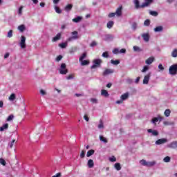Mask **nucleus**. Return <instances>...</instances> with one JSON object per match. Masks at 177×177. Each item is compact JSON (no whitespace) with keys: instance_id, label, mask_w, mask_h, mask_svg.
Here are the masks:
<instances>
[{"instance_id":"f257e3e1","label":"nucleus","mask_w":177,"mask_h":177,"mask_svg":"<svg viewBox=\"0 0 177 177\" xmlns=\"http://www.w3.org/2000/svg\"><path fill=\"white\" fill-rule=\"evenodd\" d=\"M145 3H142V5H140L139 0H134L136 9H144V8H147L153 3V0H145Z\"/></svg>"},{"instance_id":"f03ea898","label":"nucleus","mask_w":177,"mask_h":177,"mask_svg":"<svg viewBox=\"0 0 177 177\" xmlns=\"http://www.w3.org/2000/svg\"><path fill=\"white\" fill-rule=\"evenodd\" d=\"M59 74L62 75H66L68 73V69H67V65L65 63H62L59 69Z\"/></svg>"},{"instance_id":"7ed1b4c3","label":"nucleus","mask_w":177,"mask_h":177,"mask_svg":"<svg viewBox=\"0 0 177 177\" xmlns=\"http://www.w3.org/2000/svg\"><path fill=\"white\" fill-rule=\"evenodd\" d=\"M169 74H170V75H176V74H177V64H173L169 66Z\"/></svg>"},{"instance_id":"20e7f679","label":"nucleus","mask_w":177,"mask_h":177,"mask_svg":"<svg viewBox=\"0 0 177 177\" xmlns=\"http://www.w3.org/2000/svg\"><path fill=\"white\" fill-rule=\"evenodd\" d=\"M71 37H70L69 38H68L66 39L67 42H71L72 41H75V39H78L79 37H78V31H73L71 32Z\"/></svg>"},{"instance_id":"39448f33","label":"nucleus","mask_w":177,"mask_h":177,"mask_svg":"<svg viewBox=\"0 0 177 177\" xmlns=\"http://www.w3.org/2000/svg\"><path fill=\"white\" fill-rule=\"evenodd\" d=\"M102 59H95L93 61V64L91 66V68L93 69V68H96L97 67H100L101 64H102Z\"/></svg>"},{"instance_id":"423d86ee","label":"nucleus","mask_w":177,"mask_h":177,"mask_svg":"<svg viewBox=\"0 0 177 177\" xmlns=\"http://www.w3.org/2000/svg\"><path fill=\"white\" fill-rule=\"evenodd\" d=\"M128 97H129V93H124L120 97L121 100L116 101V104H121L124 103V100H127V99H128Z\"/></svg>"},{"instance_id":"0eeeda50","label":"nucleus","mask_w":177,"mask_h":177,"mask_svg":"<svg viewBox=\"0 0 177 177\" xmlns=\"http://www.w3.org/2000/svg\"><path fill=\"white\" fill-rule=\"evenodd\" d=\"M140 162L141 165H144L145 167H153V165H154L156 164L155 162H147L145 160H140Z\"/></svg>"},{"instance_id":"6e6552de","label":"nucleus","mask_w":177,"mask_h":177,"mask_svg":"<svg viewBox=\"0 0 177 177\" xmlns=\"http://www.w3.org/2000/svg\"><path fill=\"white\" fill-rule=\"evenodd\" d=\"M114 73V70L113 69H109V68H106L104 72L102 73V75L104 77H106V75H109L110 74Z\"/></svg>"},{"instance_id":"1a4fd4ad","label":"nucleus","mask_w":177,"mask_h":177,"mask_svg":"<svg viewBox=\"0 0 177 177\" xmlns=\"http://www.w3.org/2000/svg\"><path fill=\"white\" fill-rule=\"evenodd\" d=\"M167 142H168L167 138H160L156 141V145H164V143H167Z\"/></svg>"},{"instance_id":"9d476101","label":"nucleus","mask_w":177,"mask_h":177,"mask_svg":"<svg viewBox=\"0 0 177 177\" xmlns=\"http://www.w3.org/2000/svg\"><path fill=\"white\" fill-rule=\"evenodd\" d=\"M142 37L145 42H149V41H150V35H149V33L142 34Z\"/></svg>"},{"instance_id":"9b49d317","label":"nucleus","mask_w":177,"mask_h":177,"mask_svg":"<svg viewBox=\"0 0 177 177\" xmlns=\"http://www.w3.org/2000/svg\"><path fill=\"white\" fill-rule=\"evenodd\" d=\"M169 149H176L177 148V141H173L167 145Z\"/></svg>"},{"instance_id":"f8f14e48","label":"nucleus","mask_w":177,"mask_h":177,"mask_svg":"<svg viewBox=\"0 0 177 177\" xmlns=\"http://www.w3.org/2000/svg\"><path fill=\"white\" fill-rule=\"evenodd\" d=\"M118 17H120L122 15V7L120 6L119 8H117L116 12H115Z\"/></svg>"},{"instance_id":"ddd939ff","label":"nucleus","mask_w":177,"mask_h":177,"mask_svg":"<svg viewBox=\"0 0 177 177\" xmlns=\"http://www.w3.org/2000/svg\"><path fill=\"white\" fill-rule=\"evenodd\" d=\"M149 81H150V73L145 76L142 82L144 84H149Z\"/></svg>"},{"instance_id":"4468645a","label":"nucleus","mask_w":177,"mask_h":177,"mask_svg":"<svg viewBox=\"0 0 177 177\" xmlns=\"http://www.w3.org/2000/svg\"><path fill=\"white\" fill-rule=\"evenodd\" d=\"M147 132L149 133H152L153 136H158V131H157V130L149 129L147 130Z\"/></svg>"},{"instance_id":"2eb2a0df","label":"nucleus","mask_w":177,"mask_h":177,"mask_svg":"<svg viewBox=\"0 0 177 177\" xmlns=\"http://www.w3.org/2000/svg\"><path fill=\"white\" fill-rule=\"evenodd\" d=\"M62 38V33H58L55 37H54L52 39L53 42H57V41H59Z\"/></svg>"},{"instance_id":"dca6fc26","label":"nucleus","mask_w":177,"mask_h":177,"mask_svg":"<svg viewBox=\"0 0 177 177\" xmlns=\"http://www.w3.org/2000/svg\"><path fill=\"white\" fill-rule=\"evenodd\" d=\"M114 38L111 35H105L104 41H113Z\"/></svg>"},{"instance_id":"f3484780","label":"nucleus","mask_w":177,"mask_h":177,"mask_svg":"<svg viewBox=\"0 0 177 177\" xmlns=\"http://www.w3.org/2000/svg\"><path fill=\"white\" fill-rule=\"evenodd\" d=\"M87 165H88V168H93V165H95V163L93 162V160L89 159L88 160Z\"/></svg>"},{"instance_id":"a211bd4d","label":"nucleus","mask_w":177,"mask_h":177,"mask_svg":"<svg viewBox=\"0 0 177 177\" xmlns=\"http://www.w3.org/2000/svg\"><path fill=\"white\" fill-rule=\"evenodd\" d=\"M153 62H154V57H150L145 61V63H146V64H151V63H153Z\"/></svg>"},{"instance_id":"6ab92c4d","label":"nucleus","mask_w":177,"mask_h":177,"mask_svg":"<svg viewBox=\"0 0 177 177\" xmlns=\"http://www.w3.org/2000/svg\"><path fill=\"white\" fill-rule=\"evenodd\" d=\"M8 128H9V124L6 123L5 124L0 127V131L3 132V130L8 129Z\"/></svg>"},{"instance_id":"aec40b11","label":"nucleus","mask_w":177,"mask_h":177,"mask_svg":"<svg viewBox=\"0 0 177 177\" xmlns=\"http://www.w3.org/2000/svg\"><path fill=\"white\" fill-rule=\"evenodd\" d=\"M66 12H70V10H71V9H73V4H68L66 6V7L64 8Z\"/></svg>"},{"instance_id":"412c9836","label":"nucleus","mask_w":177,"mask_h":177,"mask_svg":"<svg viewBox=\"0 0 177 177\" xmlns=\"http://www.w3.org/2000/svg\"><path fill=\"white\" fill-rule=\"evenodd\" d=\"M163 28L162 26H157L153 29V31H155V32H160L161 31H162Z\"/></svg>"},{"instance_id":"4be33fe9","label":"nucleus","mask_w":177,"mask_h":177,"mask_svg":"<svg viewBox=\"0 0 177 177\" xmlns=\"http://www.w3.org/2000/svg\"><path fill=\"white\" fill-rule=\"evenodd\" d=\"M82 20V17H77L72 19L74 23H80Z\"/></svg>"},{"instance_id":"5701e85b","label":"nucleus","mask_w":177,"mask_h":177,"mask_svg":"<svg viewBox=\"0 0 177 177\" xmlns=\"http://www.w3.org/2000/svg\"><path fill=\"white\" fill-rule=\"evenodd\" d=\"M81 62V65L82 66H88V64H89L90 62L89 60L88 59H86V60H82V61H80Z\"/></svg>"},{"instance_id":"b1692460","label":"nucleus","mask_w":177,"mask_h":177,"mask_svg":"<svg viewBox=\"0 0 177 177\" xmlns=\"http://www.w3.org/2000/svg\"><path fill=\"white\" fill-rule=\"evenodd\" d=\"M101 95L105 97H108V96H109V92H107L106 90H102Z\"/></svg>"},{"instance_id":"393cba45","label":"nucleus","mask_w":177,"mask_h":177,"mask_svg":"<svg viewBox=\"0 0 177 177\" xmlns=\"http://www.w3.org/2000/svg\"><path fill=\"white\" fill-rule=\"evenodd\" d=\"M113 26H114V21H110L106 24L107 28H112Z\"/></svg>"},{"instance_id":"a878e982","label":"nucleus","mask_w":177,"mask_h":177,"mask_svg":"<svg viewBox=\"0 0 177 177\" xmlns=\"http://www.w3.org/2000/svg\"><path fill=\"white\" fill-rule=\"evenodd\" d=\"M93 154H95V150L91 149V150L87 151L86 156L87 157H91V156H93Z\"/></svg>"},{"instance_id":"bb28decb","label":"nucleus","mask_w":177,"mask_h":177,"mask_svg":"<svg viewBox=\"0 0 177 177\" xmlns=\"http://www.w3.org/2000/svg\"><path fill=\"white\" fill-rule=\"evenodd\" d=\"M67 45H68V44H67V41H66V42H64V43L59 44V48H62V49H64V48H67Z\"/></svg>"},{"instance_id":"cd10ccee","label":"nucleus","mask_w":177,"mask_h":177,"mask_svg":"<svg viewBox=\"0 0 177 177\" xmlns=\"http://www.w3.org/2000/svg\"><path fill=\"white\" fill-rule=\"evenodd\" d=\"M100 140L101 142H103L104 143H107L109 140H107V138H104L103 136H100Z\"/></svg>"},{"instance_id":"c85d7f7f","label":"nucleus","mask_w":177,"mask_h":177,"mask_svg":"<svg viewBox=\"0 0 177 177\" xmlns=\"http://www.w3.org/2000/svg\"><path fill=\"white\" fill-rule=\"evenodd\" d=\"M111 64H113L114 66H118V64H120V60H118V59H117V60L111 59Z\"/></svg>"},{"instance_id":"c756f323","label":"nucleus","mask_w":177,"mask_h":177,"mask_svg":"<svg viewBox=\"0 0 177 177\" xmlns=\"http://www.w3.org/2000/svg\"><path fill=\"white\" fill-rule=\"evenodd\" d=\"M114 167L117 171H121V165L120 163H115Z\"/></svg>"},{"instance_id":"7c9ffc66","label":"nucleus","mask_w":177,"mask_h":177,"mask_svg":"<svg viewBox=\"0 0 177 177\" xmlns=\"http://www.w3.org/2000/svg\"><path fill=\"white\" fill-rule=\"evenodd\" d=\"M164 114H165V117H169V115H171V110L166 109L164 112Z\"/></svg>"},{"instance_id":"2f4dec72","label":"nucleus","mask_w":177,"mask_h":177,"mask_svg":"<svg viewBox=\"0 0 177 177\" xmlns=\"http://www.w3.org/2000/svg\"><path fill=\"white\" fill-rule=\"evenodd\" d=\"M85 57H86V53H84L81 57L79 58V62H82V60H84V59H85Z\"/></svg>"},{"instance_id":"473e14b6","label":"nucleus","mask_w":177,"mask_h":177,"mask_svg":"<svg viewBox=\"0 0 177 177\" xmlns=\"http://www.w3.org/2000/svg\"><path fill=\"white\" fill-rule=\"evenodd\" d=\"M8 99L9 100L12 102L13 100H15V99H16V95L15 93L11 94Z\"/></svg>"},{"instance_id":"72a5a7b5","label":"nucleus","mask_w":177,"mask_h":177,"mask_svg":"<svg viewBox=\"0 0 177 177\" xmlns=\"http://www.w3.org/2000/svg\"><path fill=\"white\" fill-rule=\"evenodd\" d=\"M75 77V75L74 73L70 74L66 77V80H74V77Z\"/></svg>"},{"instance_id":"f704fd0d","label":"nucleus","mask_w":177,"mask_h":177,"mask_svg":"<svg viewBox=\"0 0 177 177\" xmlns=\"http://www.w3.org/2000/svg\"><path fill=\"white\" fill-rule=\"evenodd\" d=\"M149 14L151 15V16H154L155 17H156V16H158V12H157L156 11H149Z\"/></svg>"},{"instance_id":"c9c22d12","label":"nucleus","mask_w":177,"mask_h":177,"mask_svg":"<svg viewBox=\"0 0 177 177\" xmlns=\"http://www.w3.org/2000/svg\"><path fill=\"white\" fill-rule=\"evenodd\" d=\"M7 37H8V38H12V37H13V30H9V32H8Z\"/></svg>"},{"instance_id":"e433bc0d","label":"nucleus","mask_w":177,"mask_h":177,"mask_svg":"<svg viewBox=\"0 0 177 177\" xmlns=\"http://www.w3.org/2000/svg\"><path fill=\"white\" fill-rule=\"evenodd\" d=\"M172 57H177V49H174L171 53Z\"/></svg>"},{"instance_id":"4c0bfd02","label":"nucleus","mask_w":177,"mask_h":177,"mask_svg":"<svg viewBox=\"0 0 177 177\" xmlns=\"http://www.w3.org/2000/svg\"><path fill=\"white\" fill-rule=\"evenodd\" d=\"M98 128L100 129H102L104 128V126L103 125V120H100V124L98 125Z\"/></svg>"},{"instance_id":"58836bf2","label":"nucleus","mask_w":177,"mask_h":177,"mask_svg":"<svg viewBox=\"0 0 177 177\" xmlns=\"http://www.w3.org/2000/svg\"><path fill=\"white\" fill-rule=\"evenodd\" d=\"M0 164H1V165H3V167H5V165H6V161L1 158H0Z\"/></svg>"},{"instance_id":"ea45409f","label":"nucleus","mask_w":177,"mask_h":177,"mask_svg":"<svg viewBox=\"0 0 177 177\" xmlns=\"http://www.w3.org/2000/svg\"><path fill=\"white\" fill-rule=\"evenodd\" d=\"M163 161L165 162H169V161H171V158L169 156H166L165 157V158L163 159Z\"/></svg>"},{"instance_id":"a19ab883","label":"nucleus","mask_w":177,"mask_h":177,"mask_svg":"<svg viewBox=\"0 0 177 177\" xmlns=\"http://www.w3.org/2000/svg\"><path fill=\"white\" fill-rule=\"evenodd\" d=\"M152 123L154 124L155 125L156 124L157 122H158V118H153L151 120Z\"/></svg>"},{"instance_id":"79ce46f5","label":"nucleus","mask_w":177,"mask_h":177,"mask_svg":"<svg viewBox=\"0 0 177 177\" xmlns=\"http://www.w3.org/2000/svg\"><path fill=\"white\" fill-rule=\"evenodd\" d=\"M133 50L135 52H140V48H139V46H133Z\"/></svg>"},{"instance_id":"37998d69","label":"nucleus","mask_w":177,"mask_h":177,"mask_svg":"<svg viewBox=\"0 0 177 177\" xmlns=\"http://www.w3.org/2000/svg\"><path fill=\"white\" fill-rule=\"evenodd\" d=\"M55 9L56 13H59V14L62 13V10H60V8L59 7L55 6Z\"/></svg>"},{"instance_id":"c03bdc74","label":"nucleus","mask_w":177,"mask_h":177,"mask_svg":"<svg viewBox=\"0 0 177 177\" xmlns=\"http://www.w3.org/2000/svg\"><path fill=\"white\" fill-rule=\"evenodd\" d=\"M109 161H111V162H115V161H117V158L114 156H112L109 158Z\"/></svg>"},{"instance_id":"a18cd8bd","label":"nucleus","mask_w":177,"mask_h":177,"mask_svg":"<svg viewBox=\"0 0 177 177\" xmlns=\"http://www.w3.org/2000/svg\"><path fill=\"white\" fill-rule=\"evenodd\" d=\"M144 26H150V19H146L144 22Z\"/></svg>"},{"instance_id":"49530a36","label":"nucleus","mask_w":177,"mask_h":177,"mask_svg":"<svg viewBox=\"0 0 177 177\" xmlns=\"http://www.w3.org/2000/svg\"><path fill=\"white\" fill-rule=\"evenodd\" d=\"M62 59H63V56L62 55H58L56 57L55 60H56V62H60V60H62Z\"/></svg>"},{"instance_id":"de8ad7c7","label":"nucleus","mask_w":177,"mask_h":177,"mask_svg":"<svg viewBox=\"0 0 177 177\" xmlns=\"http://www.w3.org/2000/svg\"><path fill=\"white\" fill-rule=\"evenodd\" d=\"M13 118H15V116L13 115H10L7 118V121H12Z\"/></svg>"},{"instance_id":"09e8293b","label":"nucleus","mask_w":177,"mask_h":177,"mask_svg":"<svg viewBox=\"0 0 177 177\" xmlns=\"http://www.w3.org/2000/svg\"><path fill=\"white\" fill-rule=\"evenodd\" d=\"M85 157V151L82 150L80 153V158H84Z\"/></svg>"},{"instance_id":"8fccbe9b","label":"nucleus","mask_w":177,"mask_h":177,"mask_svg":"<svg viewBox=\"0 0 177 177\" xmlns=\"http://www.w3.org/2000/svg\"><path fill=\"white\" fill-rule=\"evenodd\" d=\"M102 57H109V52L106 51L104 53H102Z\"/></svg>"},{"instance_id":"3c124183","label":"nucleus","mask_w":177,"mask_h":177,"mask_svg":"<svg viewBox=\"0 0 177 177\" xmlns=\"http://www.w3.org/2000/svg\"><path fill=\"white\" fill-rule=\"evenodd\" d=\"M147 70H149V66H145L143 67V69L142 70V73H146V71H147Z\"/></svg>"},{"instance_id":"603ef678","label":"nucleus","mask_w":177,"mask_h":177,"mask_svg":"<svg viewBox=\"0 0 177 177\" xmlns=\"http://www.w3.org/2000/svg\"><path fill=\"white\" fill-rule=\"evenodd\" d=\"M26 48V37L23 36V49Z\"/></svg>"},{"instance_id":"864d4df0","label":"nucleus","mask_w":177,"mask_h":177,"mask_svg":"<svg viewBox=\"0 0 177 177\" xmlns=\"http://www.w3.org/2000/svg\"><path fill=\"white\" fill-rule=\"evenodd\" d=\"M16 142V140H12L11 143L9 145L10 149H12L13 147V145H15V142Z\"/></svg>"},{"instance_id":"5fc2aeb1","label":"nucleus","mask_w":177,"mask_h":177,"mask_svg":"<svg viewBox=\"0 0 177 177\" xmlns=\"http://www.w3.org/2000/svg\"><path fill=\"white\" fill-rule=\"evenodd\" d=\"M115 15H116L115 12H111L109 14L108 17H109V18L114 17V16H115Z\"/></svg>"},{"instance_id":"6e6d98bb","label":"nucleus","mask_w":177,"mask_h":177,"mask_svg":"<svg viewBox=\"0 0 177 177\" xmlns=\"http://www.w3.org/2000/svg\"><path fill=\"white\" fill-rule=\"evenodd\" d=\"M96 45H97V43L95 41H92L91 44H90V46H91L92 48H93V46H96Z\"/></svg>"},{"instance_id":"4d7b16f0","label":"nucleus","mask_w":177,"mask_h":177,"mask_svg":"<svg viewBox=\"0 0 177 177\" xmlns=\"http://www.w3.org/2000/svg\"><path fill=\"white\" fill-rule=\"evenodd\" d=\"M113 53H114L115 55H117V54L120 53V50L118 48H115L113 50Z\"/></svg>"},{"instance_id":"13d9d810","label":"nucleus","mask_w":177,"mask_h":177,"mask_svg":"<svg viewBox=\"0 0 177 177\" xmlns=\"http://www.w3.org/2000/svg\"><path fill=\"white\" fill-rule=\"evenodd\" d=\"M119 52L120 53H127V49L122 48Z\"/></svg>"},{"instance_id":"bf43d9fd","label":"nucleus","mask_w":177,"mask_h":177,"mask_svg":"<svg viewBox=\"0 0 177 177\" xmlns=\"http://www.w3.org/2000/svg\"><path fill=\"white\" fill-rule=\"evenodd\" d=\"M40 93L41 95H42V96H45V95H46V92H45L44 90H40Z\"/></svg>"},{"instance_id":"052dcab7","label":"nucleus","mask_w":177,"mask_h":177,"mask_svg":"<svg viewBox=\"0 0 177 177\" xmlns=\"http://www.w3.org/2000/svg\"><path fill=\"white\" fill-rule=\"evenodd\" d=\"M18 30L21 32H23V25H20L18 26Z\"/></svg>"},{"instance_id":"680f3d73","label":"nucleus","mask_w":177,"mask_h":177,"mask_svg":"<svg viewBox=\"0 0 177 177\" xmlns=\"http://www.w3.org/2000/svg\"><path fill=\"white\" fill-rule=\"evenodd\" d=\"M20 47L23 49V36L21 37Z\"/></svg>"},{"instance_id":"e2e57ef3","label":"nucleus","mask_w":177,"mask_h":177,"mask_svg":"<svg viewBox=\"0 0 177 177\" xmlns=\"http://www.w3.org/2000/svg\"><path fill=\"white\" fill-rule=\"evenodd\" d=\"M84 119L88 122L89 121V118L88 117V115H84Z\"/></svg>"},{"instance_id":"0e129e2a","label":"nucleus","mask_w":177,"mask_h":177,"mask_svg":"<svg viewBox=\"0 0 177 177\" xmlns=\"http://www.w3.org/2000/svg\"><path fill=\"white\" fill-rule=\"evenodd\" d=\"M158 68H159V70L163 71L164 66H162V64H160L158 65Z\"/></svg>"},{"instance_id":"69168bd1","label":"nucleus","mask_w":177,"mask_h":177,"mask_svg":"<svg viewBox=\"0 0 177 177\" xmlns=\"http://www.w3.org/2000/svg\"><path fill=\"white\" fill-rule=\"evenodd\" d=\"M21 10H23V6H21L19 9L18 13L19 15H21Z\"/></svg>"},{"instance_id":"338daca9","label":"nucleus","mask_w":177,"mask_h":177,"mask_svg":"<svg viewBox=\"0 0 177 177\" xmlns=\"http://www.w3.org/2000/svg\"><path fill=\"white\" fill-rule=\"evenodd\" d=\"M60 176H62V174L57 173L56 175L53 176L52 177H60Z\"/></svg>"},{"instance_id":"774afa93","label":"nucleus","mask_w":177,"mask_h":177,"mask_svg":"<svg viewBox=\"0 0 177 177\" xmlns=\"http://www.w3.org/2000/svg\"><path fill=\"white\" fill-rule=\"evenodd\" d=\"M8 57H9V53H6L4 55V59H8Z\"/></svg>"}]
</instances>
